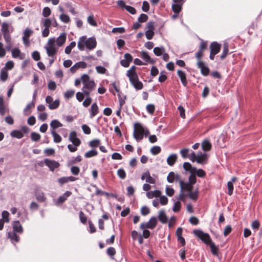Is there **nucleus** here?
<instances>
[{"mask_svg": "<svg viewBox=\"0 0 262 262\" xmlns=\"http://www.w3.org/2000/svg\"><path fill=\"white\" fill-rule=\"evenodd\" d=\"M144 134V128L139 122H136L134 125V138L137 141H141L143 139Z\"/></svg>", "mask_w": 262, "mask_h": 262, "instance_id": "nucleus-4", "label": "nucleus"}, {"mask_svg": "<svg viewBox=\"0 0 262 262\" xmlns=\"http://www.w3.org/2000/svg\"><path fill=\"white\" fill-rule=\"evenodd\" d=\"M45 48L48 56L54 57L58 52V48L55 47V39L54 38H50Z\"/></svg>", "mask_w": 262, "mask_h": 262, "instance_id": "nucleus-3", "label": "nucleus"}, {"mask_svg": "<svg viewBox=\"0 0 262 262\" xmlns=\"http://www.w3.org/2000/svg\"><path fill=\"white\" fill-rule=\"evenodd\" d=\"M69 140L72 142L75 146H78L81 143L80 140L77 138L76 133L74 131L72 132L69 135Z\"/></svg>", "mask_w": 262, "mask_h": 262, "instance_id": "nucleus-12", "label": "nucleus"}, {"mask_svg": "<svg viewBox=\"0 0 262 262\" xmlns=\"http://www.w3.org/2000/svg\"><path fill=\"white\" fill-rule=\"evenodd\" d=\"M33 31L30 29L27 28L25 30L24 32V36L23 37L29 38L32 34Z\"/></svg>", "mask_w": 262, "mask_h": 262, "instance_id": "nucleus-63", "label": "nucleus"}, {"mask_svg": "<svg viewBox=\"0 0 262 262\" xmlns=\"http://www.w3.org/2000/svg\"><path fill=\"white\" fill-rule=\"evenodd\" d=\"M79 219L80 220V222L83 224H85L86 223L87 221V217L84 213V212L82 211H80L79 213Z\"/></svg>", "mask_w": 262, "mask_h": 262, "instance_id": "nucleus-47", "label": "nucleus"}, {"mask_svg": "<svg viewBox=\"0 0 262 262\" xmlns=\"http://www.w3.org/2000/svg\"><path fill=\"white\" fill-rule=\"evenodd\" d=\"M221 48V45L216 41L211 42L210 45V52L215 54L220 52Z\"/></svg>", "mask_w": 262, "mask_h": 262, "instance_id": "nucleus-15", "label": "nucleus"}, {"mask_svg": "<svg viewBox=\"0 0 262 262\" xmlns=\"http://www.w3.org/2000/svg\"><path fill=\"white\" fill-rule=\"evenodd\" d=\"M81 127H82V129L84 134H87V135H89L91 134V130L90 127L88 125H87L86 124H83L82 125Z\"/></svg>", "mask_w": 262, "mask_h": 262, "instance_id": "nucleus-62", "label": "nucleus"}, {"mask_svg": "<svg viewBox=\"0 0 262 262\" xmlns=\"http://www.w3.org/2000/svg\"><path fill=\"white\" fill-rule=\"evenodd\" d=\"M42 24L45 28H49L52 26V20L50 18H46L42 20Z\"/></svg>", "mask_w": 262, "mask_h": 262, "instance_id": "nucleus-45", "label": "nucleus"}, {"mask_svg": "<svg viewBox=\"0 0 262 262\" xmlns=\"http://www.w3.org/2000/svg\"><path fill=\"white\" fill-rule=\"evenodd\" d=\"M8 78V73L5 68H2L0 72V79L2 81H5Z\"/></svg>", "mask_w": 262, "mask_h": 262, "instance_id": "nucleus-31", "label": "nucleus"}, {"mask_svg": "<svg viewBox=\"0 0 262 262\" xmlns=\"http://www.w3.org/2000/svg\"><path fill=\"white\" fill-rule=\"evenodd\" d=\"M176 178L175 174L173 172H170L167 176V180L168 182L172 183L173 182L174 179Z\"/></svg>", "mask_w": 262, "mask_h": 262, "instance_id": "nucleus-60", "label": "nucleus"}, {"mask_svg": "<svg viewBox=\"0 0 262 262\" xmlns=\"http://www.w3.org/2000/svg\"><path fill=\"white\" fill-rule=\"evenodd\" d=\"M229 52V46L228 43H224L223 45V53L220 56V59L222 60L224 59Z\"/></svg>", "mask_w": 262, "mask_h": 262, "instance_id": "nucleus-28", "label": "nucleus"}, {"mask_svg": "<svg viewBox=\"0 0 262 262\" xmlns=\"http://www.w3.org/2000/svg\"><path fill=\"white\" fill-rule=\"evenodd\" d=\"M208 156L206 154H201L197 155L196 161L198 163L203 164L207 160Z\"/></svg>", "mask_w": 262, "mask_h": 262, "instance_id": "nucleus-23", "label": "nucleus"}, {"mask_svg": "<svg viewBox=\"0 0 262 262\" xmlns=\"http://www.w3.org/2000/svg\"><path fill=\"white\" fill-rule=\"evenodd\" d=\"M149 227V229H154L157 224V220L156 217H152L150 219L148 222H147Z\"/></svg>", "mask_w": 262, "mask_h": 262, "instance_id": "nucleus-36", "label": "nucleus"}, {"mask_svg": "<svg viewBox=\"0 0 262 262\" xmlns=\"http://www.w3.org/2000/svg\"><path fill=\"white\" fill-rule=\"evenodd\" d=\"M35 197L36 200L40 202H43L46 201V198L45 196L42 192H37L35 193Z\"/></svg>", "mask_w": 262, "mask_h": 262, "instance_id": "nucleus-35", "label": "nucleus"}, {"mask_svg": "<svg viewBox=\"0 0 262 262\" xmlns=\"http://www.w3.org/2000/svg\"><path fill=\"white\" fill-rule=\"evenodd\" d=\"M136 67L135 66H132L129 70L127 71L126 76L130 77L131 76L137 75L136 71Z\"/></svg>", "mask_w": 262, "mask_h": 262, "instance_id": "nucleus-42", "label": "nucleus"}, {"mask_svg": "<svg viewBox=\"0 0 262 262\" xmlns=\"http://www.w3.org/2000/svg\"><path fill=\"white\" fill-rule=\"evenodd\" d=\"M50 126L52 128L51 130H55L56 128L62 126V124L58 120L55 119L51 122Z\"/></svg>", "mask_w": 262, "mask_h": 262, "instance_id": "nucleus-26", "label": "nucleus"}, {"mask_svg": "<svg viewBox=\"0 0 262 262\" xmlns=\"http://www.w3.org/2000/svg\"><path fill=\"white\" fill-rule=\"evenodd\" d=\"M146 110L150 114H153L155 111V106L153 104H149L146 106Z\"/></svg>", "mask_w": 262, "mask_h": 262, "instance_id": "nucleus-54", "label": "nucleus"}, {"mask_svg": "<svg viewBox=\"0 0 262 262\" xmlns=\"http://www.w3.org/2000/svg\"><path fill=\"white\" fill-rule=\"evenodd\" d=\"M141 58L145 61L150 63H154L155 61L150 58V57L148 55V53L146 51H142L141 53Z\"/></svg>", "mask_w": 262, "mask_h": 262, "instance_id": "nucleus-24", "label": "nucleus"}, {"mask_svg": "<svg viewBox=\"0 0 262 262\" xmlns=\"http://www.w3.org/2000/svg\"><path fill=\"white\" fill-rule=\"evenodd\" d=\"M96 45L97 41L94 37L87 39L84 36L79 38L77 43L78 48L80 51H83L85 47L90 50H93L96 48Z\"/></svg>", "mask_w": 262, "mask_h": 262, "instance_id": "nucleus-2", "label": "nucleus"}, {"mask_svg": "<svg viewBox=\"0 0 262 262\" xmlns=\"http://www.w3.org/2000/svg\"><path fill=\"white\" fill-rule=\"evenodd\" d=\"M10 135L12 137L16 138L17 139H21L24 137L23 133L21 131L18 130H14L12 131Z\"/></svg>", "mask_w": 262, "mask_h": 262, "instance_id": "nucleus-34", "label": "nucleus"}, {"mask_svg": "<svg viewBox=\"0 0 262 262\" xmlns=\"http://www.w3.org/2000/svg\"><path fill=\"white\" fill-rule=\"evenodd\" d=\"M9 25L7 23H3L2 25L1 31L3 34L9 32Z\"/></svg>", "mask_w": 262, "mask_h": 262, "instance_id": "nucleus-46", "label": "nucleus"}, {"mask_svg": "<svg viewBox=\"0 0 262 262\" xmlns=\"http://www.w3.org/2000/svg\"><path fill=\"white\" fill-rule=\"evenodd\" d=\"M44 162L46 165L49 167L50 170L51 171H54L55 169L58 168L60 165L58 162L48 159H45Z\"/></svg>", "mask_w": 262, "mask_h": 262, "instance_id": "nucleus-11", "label": "nucleus"}, {"mask_svg": "<svg viewBox=\"0 0 262 262\" xmlns=\"http://www.w3.org/2000/svg\"><path fill=\"white\" fill-rule=\"evenodd\" d=\"M154 54L157 56H160L163 54L164 52H165V49L164 47H155L154 49Z\"/></svg>", "mask_w": 262, "mask_h": 262, "instance_id": "nucleus-37", "label": "nucleus"}, {"mask_svg": "<svg viewBox=\"0 0 262 262\" xmlns=\"http://www.w3.org/2000/svg\"><path fill=\"white\" fill-rule=\"evenodd\" d=\"M34 107L35 102L34 101H32L31 102L28 103L24 110V113L27 115H29L31 113L30 110Z\"/></svg>", "mask_w": 262, "mask_h": 262, "instance_id": "nucleus-32", "label": "nucleus"}, {"mask_svg": "<svg viewBox=\"0 0 262 262\" xmlns=\"http://www.w3.org/2000/svg\"><path fill=\"white\" fill-rule=\"evenodd\" d=\"M51 134L53 137L54 142L59 143L61 141L62 138L61 136L58 135L55 130H51Z\"/></svg>", "mask_w": 262, "mask_h": 262, "instance_id": "nucleus-38", "label": "nucleus"}, {"mask_svg": "<svg viewBox=\"0 0 262 262\" xmlns=\"http://www.w3.org/2000/svg\"><path fill=\"white\" fill-rule=\"evenodd\" d=\"M6 113V108L4 102V99L0 97V114L4 116Z\"/></svg>", "mask_w": 262, "mask_h": 262, "instance_id": "nucleus-40", "label": "nucleus"}, {"mask_svg": "<svg viewBox=\"0 0 262 262\" xmlns=\"http://www.w3.org/2000/svg\"><path fill=\"white\" fill-rule=\"evenodd\" d=\"M67 39V34L66 33H62L55 40V43H56L57 45L59 47L62 46Z\"/></svg>", "mask_w": 262, "mask_h": 262, "instance_id": "nucleus-16", "label": "nucleus"}, {"mask_svg": "<svg viewBox=\"0 0 262 262\" xmlns=\"http://www.w3.org/2000/svg\"><path fill=\"white\" fill-rule=\"evenodd\" d=\"M208 245H209L210 248V250L212 253V254L213 255L217 256L218 255V251H219V248L216 246L214 243L212 242L210 243Z\"/></svg>", "mask_w": 262, "mask_h": 262, "instance_id": "nucleus-33", "label": "nucleus"}, {"mask_svg": "<svg viewBox=\"0 0 262 262\" xmlns=\"http://www.w3.org/2000/svg\"><path fill=\"white\" fill-rule=\"evenodd\" d=\"M158 219L163 224L167 223L168 219L164 210H161L159 211Z\"/></svg>", "mask_w": 262, "mask_h": 262, "instance_id": "nucleus-20", "label": "nucleus"}, {"mask_svg": "<svg viewBox=\"0 0 262 262\" xmlns=\"http://www.w3.org/2000/svg\"><path fill=\"white\" fill-rule=\"evenodd\" d=\"M161 191L160 190H154L148 191L146 193V195L149 199H152L154 197H159L161 195Z\"/></svg>", "mask_w": 262, "mask_h": 262, "instance_id": "nucleus-27", "label": "nucleus"}, {"mask_svg": "<svg viewBox=\"0 0 262 262\" xmlns=\"http://www.w3.org/2000/svg\"><path fill=\"white\" fill-rule=\"evenodd\" d=\"M178 159L177 156L175 154L170 155L167 159V164L169 166H172Z\"/></svg>", "mask_w": 262, "mask_h": 262, "instance_id": "nucleus-29", "label": "nucleus"}, {"mask_svg": "<svg viewBox=\"0 0 262 262\" xmlns=\"http://www.w3.org/2000/svg\"><path fill=\"white\" fill-rule=\"evenodd\" d=\"M60 104V102L58 100H56L52 103L49 105V107L50 110H54L57 108Z\"/></svg>", "mask_w": 262, "mask_h": 262, "instance_id": "nucleus-50", "label": "nucleus"}, {"mask_svg": "<svg viewBox=\"0 0 262 262\" xmlns=\"http://www.w3.org/2000/svg\"><path fill=\"white\" fill-rule=\"evenodd\" d=\"M100 143H101V142H100V140L94 139V140L91 141L89 143V145L91 147L96 148V147L99 146Z\"/></svg>", "mask_w": 262, "mask_h": 262, "instance_id": "nucleus-39", "label": "nucleus"}, {"mask_svg": "<svg viewBox=\"0 0 262 262\" xmlns=\"http://www.w3.org/2000/svg\"><path fill=\"white\" fill-rule=\"evenodd\" d=\"M12 56L14 58H19L20 59H24L25 55L21 54L20 50L18 48H15L12 51Z\"/></svg>", "mask_w": 262, "mask_h": 262, "instance_id": "nucleus-19", "label": "nucleus"}, {"mask_svg": "<svg viewBox=\"0 0 262 262\" xmlns=\"http://www.w3.org/2000/svg\"><path fill=\"white\" fill-rule=\"evenodd\" d=\"M90 118H92L95 117L99 112V107L96 103H93L90 110Z\"/></svg>", "mask_w": 262, "mask_h": 262, "instance_id": "nucleus-21", "label": "nucleus"}, {"mask_svg": "<svg viewBox=\"0 0 262 262\" xmlns=\"http://www.w3.org/2000/svg\"><path fill=\"white\" fill-rule=\"evenodd\" d=\"M12 231L17 232L18 234H21L23 232V228L19 221H14L12 224Z\"/></svg>", "mask_w": 262, "mask_h": 262, "instance_id": "nucleus-13", "label": "nucleus"}, {"mask_svg": "<svg viewBox=\"0 0 262 262\" xmlns=\"http://www.w3.org/2000/svg\"><path fill=\"white\" fill-rule=\"evenodd\" d=\"M72 194V192L69 191H67L63 195L61 196H60L57 200V202L59 204H62L63 202H64L67 200V198L70 196Z\"/></svg>", "mask_w": 262, "mask_h": 262, "instance_id": "nucleus-22", "label": "nucleus"}, {"mask_svg": "<svg viewBox=\"0 0 262 262\" xmlns=\"http://www.w3.org/2000/svg\"><path fill=\"white\" fill-rule=\"evenodd\" d=\"M141 180H144L146 179V182L150 184H155L156 180L152 177H151L150 172L148 170H147L144 172L141 176Z\"/></svg>", "mask_w": 262, "mask_h": 262, "instance_id": "nucleus-14", "label": "nucleus"}, {"mask_svg": "<svg viewBox=\"0 0 262 262\" xmlns=\"http://www.w3.org/2000/svg\"><path fill=\"white\" fill-rule=\"evenodd\" d=\"M14 66V62L12 61H8L5 64V67L4 68L6 70H11Z\"/></svg>", "mask_w": 262, "mask_h": 262, "instance_id": "nucleus-58", "label": "nucleus"}, {"mask_svg": "<svg viewBox=\"0 0 262 262\" xmlns=\"http://www.w3.org/2000/svg\"><path fill=\"white\" fill-rule=\"evenodd\" d=\"M183 167L186 171L189 172L190 173L195 171V167H192L191 164L189 162H184Z\"/></svg>", "mask_w": 262, "mask_h": 262, "instance_id": "nucleus-25", "label": "nucleus"}, {"mask_svg": "<svg viewBox=\"0 0 262 262\" xmlns=\"http://www.w3.org/2000/svg\"><path fill=\"white\" fill-rule=\"evenodd\" d=\"M227 187H228V194L229 195H231L233 194V185L232 182H228L227 183Z\"/></svg>", "mask_w": 262, "mask_h": 262, "instance_id": "nucleus-55", "label": "nucleus"}, {"mask_svg": "<svg viewBox=\"0 0 262 262\" xmlns=\"http://www.w3.org/2000/svg\"><path fill=\"white\" fill-rule=\"evenodd\" d=\"M176 223V217L174 216L170 217L168 221V227L169 228H173Z\"/></svg>", "mask_w": 262, "mask_h": 262, "instance_id": "nucleus-61", "label": "nucleus"}, {"mask_svg": "<svg viewBox=\"0 0 262 262\" xmlns=\"http://www.w3.org/2000/svg\"><path fill=\"white\" fill-rule=\"evenodd\" d=\"M31 138L33 141H38L40 139V135L38 133L33 132L31 134Z\"/></svg>", "mask_w": 262, "mask_h": 262, "instance_id": "nucleus-52", "label": "nucleus"}, {"mask_svg": "<svg viewBox=\"0 0 262 262\" xmlns=\"http://www.w3.org/2000/svg\"><path fill=\"white\" fill-rule=\"evenodd\" d=\"M76 180H77V178L73 176L61 177L58 179V182L60 184V185H62L65 183H68L69 182H73Z\"/></svg>", "mask_w": 262, "mask_h": 262, "instance_id": "nucleus-17", "label": "nucleus"}, {"mask_svg": "<svg viewBox=\"0 0 262 262\" xmlns=\"http://www.w3.org/2000/svg\"><path fill=\"white\" fill-rule=\"evenodd\" d=\"M116 250L114 247H109L106 250V253L108 255L113 258L114 256L116 254Z\"/></svg>", "mask_w": 262, "mask_h": 262, "instance_id": "nucleus-49", "label": "nucleus"}, {"mask_svg": "<svg viewBox=\"0 0 262 262\" xmlns=\"http://www.w3.org/2000/svg\"><path fill=\"white\" fill-rule=\"evenodd\" d=\"M8 236L11 242L13 244L18 243L19 241V237L17 235V232H16L13 231L9 232Z\"/></svg>", "mask_w": 262, "mask_h": 262, "instance_id": "nucleus-18", "label": "nucleus"}, {"mask_svg": "<svg viewBox=\"0 0 262 262\" xmlns=\"http://www.w3.org/2000/svg\"><path fill=\"white\" fill-rule=\"evenodd\" d=\"M60 20L65 23H68L70 21V18L69 16L65 14H62L60 16Z\"/></svg>", "mask_w": 262, "mask_h": 262, "instance_id": "nucleus-59", "label": "nucleus"}, {"mask_svg": "<svg viewBox=\"0 0 262 262\" xmlns=\"http://www.w3.org/2000/svg\"><path fill=\"white\" fill-rule=\"evenodd\" d=\"M212 145L208 140H204L202 143V147L203 150L208 151L211 148Z\"/></svg>", "mask_w": 262, "mask_h": 262, "instance_id": "nucleus-30", "label": "nucleus"}, {"mask_svg": "<svg viewBox=\"0 0 262 262\" xmlns=\"http://www.w3.org/2000/svg\"><path fill=\"white\" fill-rule=\"evenodd\" d=\"M92 99L90 97H86V99L84 100L82 103V105L85 107H88L92 103Z\"/></svg>", "mask_w": 262, "mask_h": 262, "instance_id": "nucleus-64", "label": "nucleus"}, {"mask_svg": "<svg viewBox=\"0 0 262 262\" xmlns=\"http://www.w3.org/2000/svg\"><path fill=\"white\" fill-rule=\"evenodd\" d=\"M81 81L83 84L82 90L88 89L93 90L96 86L93 80L91 79L90 77L87 74H83L81 76Z\"/></svg>", "mask_w": 262, "mask_h": 262, "instance_id": "nucleus-5", "label": "nucleus"}, {"mask_svg": "<svg viewBox=\"0 0 262 262\" xmlns=\"http://www.w3.org/2000/svg\"><path fill=\"white\" fill-rule=\"evenodd\" d=\"M180 2L172 5V8L175 13H179L180 12Z\"/></svg>", "mask_w": 262, "mask_h": 262, "instance_id": "nucleus-57", "label": "nucleus"}, {"mask_svg": "<svg viewBox=\"0 0 262 262\" xmlns=\"http://www.w3.org/2000/svg\"><path fill=\"white\" fill-rule=\"evenodd\" d=\"M200 40V44L198 51L195 53V57L197 59H202L204 55L203 52L207 49L208 42L201 38H199Z\"/></svg>", "mask_w": 262, "mask_h": 262, "instance_id": "nucleus-7", "label": "nucleus"}, {"mask_svg": "<svg viewBox=\"0 0 262 262\" xmlns=\"http://www.w3.org/2000/svg\"><path fill=\"white\" fill-rule=\"evenodd\" d=\"M75 46L76 42L75 41L71 42L70 44L65 48V53L67 54H69L71 52L72 49L74 48Z\"/></svg>", "mask_w": 262, "mask_h": 262, "instance_id": "nucleus-43", "label": "nucleus"}, {"mask_svg": "<svg viewBox=\"0 0 262 262\" xmlns=\"http://www.w3.org/2000/svg\"><path fill=\"white\" fill-rule=\"evenodd\" d=\"M193 233L196 237L201 239L206 245H208L212 242L209 234L203 232L201 230H194L193 231Z\"/></svg>", "mask_w": 262, "mask_h": 262, "instance_id": "nucleus-6", "label": "nucleus"}, {"mask_svg": "<svg viewBox=\"0 0 262 262\" xmlns=\"http://www.w3.org/2000/svg\"><path fill=\"white\" fill-rule=\"evenodd\" d=\"M161 150V147L158 146H153L150 149V152L152 155H156L160 152Z\"/></svg>", "mask_w": 262, "mask_h": 262, "instance_id": "nucleus-51", "label": "nucleus"}, {"mask_svg": "<svg viewBox=\"0 0 262 262\" xmlns=\"http://www.w3.org/2000/svg\"><path fill=\"white\" fill-rule=\"evenodd\" d=\"M117 175L121 179L123 180L126 178V172L122 168H120L117 170Z\"/></svg>", "mask_w": 262, "mask_h": 262, "instance_id": "nucleus-48", "label": "nucleus"}, {"mask_svg": "<svg viewBox=\"0 0 262 262\" xmlns=\"http://www.w3.org/2000/svg\"><path fill=\"white\" fill-rule=\"evenodd\" d=\"M128 77L129 78L130 83L135 89L137 90H140L143 89V84L142 82L139 80L138 75L131 76Z\"/></svg>", "mask_w": 262, "mask_h": 262, "instance_id": "nucleus-8", "label": "nucleus"}, {"mask_svg": "<svg viewBox=\"0 0 262 262\" xmlns=\"http://www.w3.org/2000/svg\"><path fill=\"white\" fill-rule=\"evenodd\" d=\"M148 18V16L145 14L142 13L138 18V21L140 23H144L147 21Z\"/></svg>", "mask_w": 262, "mask_h": 262, "instance_id": "nucleus-53", "label": "nucleus"}, {"mask_svg": "<svg viewBox=\"0 0 262 262\" xmlns=\"http://www.w3.org/2000/svg\"><path fill=\"white\" fill-rule=\"evenodd\" d=\"M196 182V178L194 172L190 173L188 182L181 181V201L185 202L187 198L194 202L196 201L199 198V189L196 188L193 191V185Z\"/></svg>", "mask_w": 262, "mask_h": 262, "instance_id": "nucleus-1", "label": "nucleus"}, {"mask_svg": "<svg viewBox=\"0 0 262 262\" xmlns=\"http://www.w3.org/2000/svg\"><path fill=\"white\" fill-rule=\"evenodd\" d=\"M196 66L198 69H200L201 73L204 76H207L210 73L209 68L206 65L205 63L201 60V59H197Z\"/></svg>", "mask_w": 262, "mask_h": 262, "instance_id": "nucleus-9", "label": "nucleus"}, {"mask_svg": "<svg viewBox=\"0 0 262 262\" xmlns=\"http://www.w3.org/2000/svg\"><path fill=\"white\" fill-rule=\"evenodd\" d=\"M98 155V152L96 150H90L84 154V157L87 158H91L96 156Z\"/></svg>", "mask_w": 262, "mask_h": 262, "instance_id": "nucleus-44", "label": "nucleus"}, {"mask_svg": "<svg viewBox=\"0 0 262 262\" xmlns=\"http://www.w3.org/2000/svg\"><path fill=\"white\" fill-rule=\"evenodd\" d=\"M124 57V59L120 60V64L122 67L127 68L132 61L133 57L129 53H125Z\"/></svg>", "mask_w": 262, "mask_h": 262, "instance_id": "nucleus-10", "label": "nucleus"}, {"mask_svg": "<svg viewBox=\"0 0 262 262\" xmlns=\"http://www.w3.org/2000/svg\"><path fill=\"white\" fill-rule=\"evenodd\" d=\"M75 94V91L70 90L67 91L64 94V96L66 98L69 99L74 95Z\"/></svg>", "mask_w": 262, "mask_h": 262, "instance_id": "nucleus-56", "label": "nucleus"}, {"mask_svg": "<svg viewBox=\"0 0 262 262\" xmlns=\"http://www.w3.org/2000/svg\"><path fill=\"white\" fill-rule=\"evenodd\" d=\"M194 174L200 178H204L206 176V172L202 169H197L195 168Z\"/></svg>", "mask_w": 262, "mask_h": 262, "instance_id": "nucleus-41", "label": "nucleus"}]
</instances>
